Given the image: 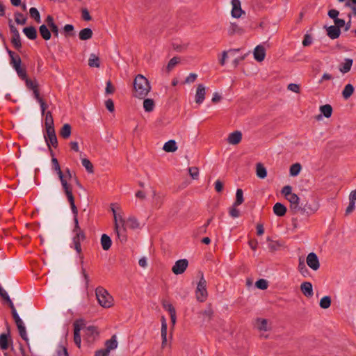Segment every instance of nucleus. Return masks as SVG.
Returning <instances> with one entry per match:
<instances>
[{
    "label": "nucleus",
    "instance_id": "nucleus-33",
    "mask_svg": "<svg viewBox=\"0 0 356 356\" xmlns=\"http://www.w3.org/2000/svg\"><path fill=\"white\" fill-rule=\"evenodd\" d=\"M116 338V335L113 334L110 339L106 340L105 341V348L110 351L117 348L118 343Z\"/></svg>",
    "mask_w": 356,
    "mask_h": 356
},
{
    "label": "nucleus",
    "instance_id": "nucleus-56",
    "mask_svg": "<svg viewBox=\"0 0 356 356\" xmlns=\"http://www.w3.org/2000/svg\"><path fill=\"white\" fill-rule=\"evenodd\" d=\"M15 70L16 71L18 76L22 79V80H25L26 78H28L27 76V74H26V69L25 68H23L22 67V66L20 67H17V69H15Z\"/></svg>",
    "mask_w": 356,
    "mask_h": 356
},
{
    "label": "nucleus",
    "instance_id": "nucleus-19",
    "mask_svg": "<svg viewBox=\"0 0 356 356\" xmlns=\"http://www.w3.org/2000/svg\"><path fill=\"white\" fill-rule=\"evenodd\" d=\"M254 58L258 62H261L266 56V50L262 45H257L254 50Z\"/></svg>",
    "mask_w": 356,
    "mask_h": 356
},
{
    "label": "nucleus",
    "instance_id": "nucleus-5",
    "mask_svg": "<svg viewBox=\"0 0 356 356\" xmlns=\"http://www.w3.org/2000/svg\"><path fill=\"white\" fill-rule=\"evenodd\" d=\"M46 130L44 140L48 147L49 151L52 150L51 147L56 148L58 147V140L56 135L55 129H48Z\"/></svg>",
    "mask_w": 356,
    "mask_h": 356
},
{
    "label": "nucleus",
    "instance_id": "nucleus-49",
    "mask_svg": "<svg viewBox=\"0 0 356 356\" xmlns=\"http://www.w3.org/2000/svg\"><path fill=\"white\" fill-rule=\"evenodd\" d=\"M15 20L17 24L24 25L26 23L27 18L22 13L16 12L15 13Z\"/></svg>",
    "mask_w": 356,
    "mask_h": 356
},
{
    "label": "nucleus",
    "instance_id": "nucleus-63",
    "mask_svg": "<svg viewBox=\"0 0 356 356\" xmlns=\"http://www.w3.org/2000/svg\"><path fill=\"white\" fill-rule=\"evenodd\" d=\"M110 350L107 348L100 349L95 352V356H108Z\"/></svg>",
    "mask_w": 356,
    "mask_h": 356
},
{
    "label": "nucleus",
    "instance_id": "nucleus-52",
    "mask_svg": "<svg viewBox=\"0 0 356 356\" xmlns=\"http://www.w3.org/2000/svg\"><path fill=\"white\" fill-rule=\"evenodd\" d=\"M30 16L35 20L36 22H40V15L36 8L32 7L29 10Z\"/></svg>",
    "mask_w": 356,
    "mask_h": 356
},
{
    "label": "nucleus",
    "instance_id": "nucleus-24",
    "mask_svg": "<svg viewBox=\"0 0 356 356\" xmlns=\"http://www.w3.org/2000/svg\"><path fill=\"white\" fill-rule=\"evenodd\" d=\"M327 34L331 39H337L339 37L341 31L337 26H330L326 28Z\"/></svg>",
    "mask_w": 356,
    "mask_h": 356
},
{
    "label": "nucleus",
    "instance_id": "nucleus-7",
    "mask_svg": "<svg viewBox=\"0 0 356 356\" xmlns=\"http://www.w3.org/2000/svg\"><path fill=\"white\" fill-rule=\"evenodd\" d=\"M112 211L114 214L115 218V231L118 235V238L122 243L127 241V234H126V227H124V221L122 219H120V222H122V227H120L119 223L118 222L117 218L115 216V211L114 209H112Z\"/></svg>",
    "mask_w": 356,
    "mask_h": 356
},
{
    "label": "nucleus",
    "instance_id": "nucleus-42",
    "mask_svg": "<svg viewBox=\"0 0 356 356\" xmlns=\"http://www.w3.org/2000/svg\"><path fill=\"white\" fill-rule=\"evenodd\" d=\"M227 32L229 35H233L235 33L241 34L242 33L243 31L236 23H231L228 28Z\"/></svg>",
    "mask_w": 356,
    "mask_h": 356
},
{
    "label": "nucleus",
    "instance_id": "nucleus-53",
    "mask_svg": "<svg viewBox=\"0 0 356 356\" xmlns=\"http://www.w3.org/2000/svg\"><path fill=\"white\" fill-rule=\"evenodd\" d=\"M320 307L323 309H327L331 305V298L330 296H325L320 300Z\"/></svg>",
    "mask_w": 356,
    "mask_h": 356
},
{
    "label": "nucleus",
    "instance_id": "nucleus-4",
    "mask_svg": "<svg viewBox=\"0 0 356 356\" xmlns=\"http://www.w3.org/2000/svg\"><path fill=\"white\" fill-rule=\"evenodd\" d=\"M200 278L197 283L195 291L197 300L200 302H204L207 298L208 293L207 290V281L204 277L203 273L200 272Z\"/></svg>",
    "mask_w": 356,
    "mask_h": 356
},
{
    "label": "nucleus",
    "instance_id": "nucleus-15",
    "mask_svg": "<svg viewBox=\"0 0 356 356\" xmlns=\"http://www.w3.org/2000/svg\"><path fill=\"white\" fill-rule=\"evenodd\" d=\"M290 202V210L292 213L296 214V211L299 209L300 198L296 194L293 193L289 197L286 198Z\"/></svg>",
    "mask_w": 356,
    "mask_h": 356
},
{
    "label": "nucleus",
    "instance_id": "nucleus-8",
    "mask_svg": "<svg viewBox=\"0 0 356 356\" xmlns=\"http://www.w3.org/2000/svg\"><path fill=\"white\" fill-rule=\"evenodd\" d=\"M188 266V261L186 259L177 260L172 268V271L175 275H180L184 273Z\"/></svg>",
    "mask_w": 356,
    "mask_h": 356
},
{
    "label": "nucleus",
    "instance_id": "nucleus-1",
    "mask_svg": "<svg viewBox=\"0 0 356 356\" xmlns=\"http://www.w3.org/2000/svg\"><path fill=\"white\" fill-rule=\"evenodd\" d=\"M151 89L148 80L143 75L138 74L134 81V96L145 98Z\"/></svg>",
    "mask_w": 356,
    "mask_h": 356
},
{
    "label": "nucleus",
    "instance_id": "nucleus-16",
    "mask_svg": "<svg viewBox=\"0 0 356 356\" xmlns=\"http://www.w3.org/2000/svg\"><path fill=\"white\" fill-rule=\"evenodd\" d=\"M232 16L234 18H238L241 16L244 12L241 8V2L239 0H232Z\"/></svg>",
    "mask_w": 356,
    "mask_h": 356
},
{
    "label": "nucleus",
    "instance_id": "nucleus-21",
    "mask_svg": "<svg viewBox=\"0 0 356 356\" xmlns=\"http://www.w3.org/2000/svg\"><path fill=\"white\" fill-rule=\"evenodd\" d=\"M50 155L51 156V163L53 165V169L56 172L58 178H63V170L60 169V166L59 165L58 159L54 156V153L53 150H51Z\"/></svg>",
    "mask_w": 356,
    "mask_h": 356
},
{
    "label": "nucleus",
    "instance_id": "nucleus-13",
    "mask_svg": "<svg viewBox=\"0 0 356 356\" xmlns=\"http://www.w3.org/2000/svg\"><path fill=\"white\" fill-rule=\"evenodd\" d=\"M85 238V233L80 232L78 234H75L72 238V243L74 245V248L78 254H81V241H83Z\"/></svg>",
    "mask_w": 356,
    "mask_h": 356
},
{
    "label": "nucleus",
    "instance_id": "nucleus-32",
    "mask_svg": "<svg viewBox=\"0 0 356 356\" xmlns=\"http://www.w3.org/2000/svg\"><path fill=\"white\" fill-rule=\"evenodd\" d=\"M179 57H173L170 60L168 65L163 68V71L166 73H169L179 63Z\"/></svg>",
    "mask_w": 356,
    "mask_h": 356
},
{
    "label": "nucleus",
    "instance_id": "nucleus-48",
    "mask_svg": "<svg viewBox=\"0 0 356 356\" xmlns=\"http://www.w3.org/2000/svg\"><path fill=\"white\" fill-rule=\"evenodd\" d=\"M24 81H25L26 88L31 90H34L39 86L38 83L35 79L31 80L29 78H26Z\"/></svg>",
    "mask_w": 356,
    "mask_h": 356
},
{
    "label": "nucleus",
    "instance_id": "nucleus-39",
    "mask_svg": "<svg viewBox=\"0 0 356 356\" xmlns=\"http://www.w3.org/2000/svg\"><path fill=\"white\" fill-rule=\"evenodd\" d=\"M88 65L91 67H99L100 66L99 58L95 54H90L88 60Z\"/></svg>",
    "mask_w": 356,
    "mask_h": 356
},
{
    "label": "nucleus",
    "instance_id": "nucleus-37",
    "mask_svg": "<svg viewBox=\"0 0 356 356\" xmlns=\"http://www.w3.org/2000/svg\"><path fill=\"white\" fill-rule=\"evenodd\" d=\"M256 326L260 331H268L270 329V327L268 326V321L264 318H258L257 320Z\"/></svg>",
    "mask_w": 356,
    "mask_h": 356
},
{
    "label": "nucleus",
    "instance_id": "nucleus-30",
    "mask_svg": "<svg viewBox=\"0 0 356 356\" xmlns=\"http://www.w3.org/2000/svg\"><path fill=\"white\" fill-rule=\"evenodd\" d=\"M167 323L164 316L161 317V337H162V347L166 345L167 342Z\"/></svg>",
    "mask_w": 356,
    "mask_h": 356
},
{
    "label": "nucleus",
    "instance_id": "nucleus-18",
    "mask_svg": "<svg viewBox=\"0 0 356 356\" xmlns=\"http://www.w3.org/2000/svg\"><path fill=\"white\" fill-rule=\"evenodd\" d=\"M301 292L307 298H311L314 295L312 284L309 282H304L300 284Z\"/></svg>",
    "mask_w": 356,
    "mask_h": 356
},
{
    "label": "nucleus",
    "instance_id": "nucleus-38",
    "mask_svg": "<svg viewBox=\"0 0 356 356\" xmlns=\"http://www.w3.org/2000/svg\"><path fill=\"white\" fill-rule=\"evenodd\" d=\"M355 90V88L350 83L347 84L343 91H342V96L345 99H348L351 97V95L353 94Z\"/></svg>",
    "mask_w": 356,
    "mask_h": 356
},
{
    "label": "nucleus",
    "instance_id": "nucleus-14",
    "mask_svg": "<svg viewBox=\"0 0 356 356\" xmlns=\"http://www.w3.org/2000/svg\"><path fill=\"white\" fill-rule=\"evenodd\" d=\"M206 95V88L203 84H198L197 86L196 93L195 96V101L197 104H201L204 99Z\"/></svg>",
    "mask_w": 356,
    "mask_h": 356
},
{
    "label": "nucleus",
    "instance_id": "nucleus-44",
    "mask_svg": "<svg viewBox=\"0 0 356 356\" xmlns=\"http://www.w3.org/2000/svg\"><path fill=\"white\" fill-rule=\"evenodd\" d=\"M244 201V199H243V192L242 191V189L241 188H238L236 190V200L234 202V207H238L239 205H241Z\"/></svg>",
    "mask_w": 356,
    "mask_h": 356
},
{
    "label": "nucleus",
    "instance_id": "nucleus-2",
    "mask_svg": "<svg viewBox=\"0 0 356 356\" xmlns=\"http://www.w3.org/2000/svg\"><path fill=\"white\" fill-rule=\"evenodd\" d=\"M73 177L74 174L71 172L70 168H66L63 171V178H59L63 192L69 202L74 201V197L72 193V186L70 183L72 181Z\"/></svg>",
    "mask_w": 356,
    "mask_h": 356
},
{
    "label": "nucleus",
    "instance_id": "nucleus-20",
    "mask_svg": "<svg viewBox=\"0 0 356 356\" xmlns=\"http://www.w3.org/2000/svg\"><path fill=\"white\" fill-rule=\"evenodd\" d=\"M242 139V134L239 131H235L228 136L227 142L231 145L238 144Z\"/></svg>",
    "mask_w": 356,
    "mask_h": 356
},
{
    "label": "nucleus",
    "instance_id": "nucleus-62",
    "mask_svg": "<svg viewBox=\"0 0 356 356\" xmlns=\"http://www.w3.org/2000/svg\"><path fill=\"white\" fill-rule=\"evenodd\" d=\"M197 77V75L195 73H191L185 79L184 83H193Z\"/></svg>",
    "mask_w": 356,
    "mask_h": 356
},
{
    "label": "nucleus",
    "instance_id": "nucleus-34",
    "mask_svg": "<svg viewBox=\"0 0 356 356\" xmlns=\"http://www.w3.org/2000/svg\"><path fill=\"white\" fill-rule=\"evenodd\" d=\"M72 127L70 124H64L60 130V136L64 138H68L71 135Z\"/></svg>",
    "mask_w": 356,
    "mask_h": 356
},
{
    "label": "nucleus",
    "instance_id": "nucleus-36",
    "mask_svg": "<svg viewBox=\"0 0 356 356\" xmlns=\"http://www.w3.org/2000/svg\"><path fill=\"white\" fill-rule=\"evenodd\" d=\"M256 174H257V176L260 179H264L266 177L267 170L262 163H257Z\"/></svg>",
    "mask_w": 356,
    "mask_h": 356
},
{
    "label": "nucleus",
    "instance_id": "nucleus-29",
    "mask_svg": "<svg viewBox=\"0 0 356 356\" xmlns=\"http://www.w3.org/2000/svg\"><path fill=\"white\" fill-rule=\"evenodd\" d=\"M177 148V143L175 140H168L163 147V149L166 152H175Z\"/></svg>",
    "mask_w": 356,
    "mask_h": 356
},
{
    "label": "nucleus",
    "instance_id": "nucleus-31",
    "mask_svg": "<svg viewBox=\"0 0 356 356\" xmlns=\"http://www.w3.org/2000/svg\"><path fill=\"white\" fill-rule=\"evenodd\" d=\"M39 32L41 35V37L44 40H49L51 38V31L47 28V26L45 24H42L39 27Z\"/></svg>",
    "mask_w": 356,
    "mask_h": 356
},
{
    "label": "nucleus",
    "instance_id": "nucleus-27",
    "mask_svg": "<svg viewBox=\"0 0 356 356\" xmlns=\"http://www.w3.org/2000/svg\"><path fill=\"white\" fill-rule=\"evenodd\" d=\"M92 35L93 33L91 29L84 28L80 31L79 38L81 40H87L92 38Z\"/></svg>",
    "mask_w": 356,
    "mask_h": 356
},
{
    "label": "nucleus",
    "instance_id": "nucleus-22",
    "mask_svg": "<svg viewBox=\"0 0 356 356\" xmlns=\"http://www.w3.org/2000/svg\"><path fill=\"white\" fill-rule=\"evenodd\" d=\"M273 209L274 213L279 217L284 216L287 211L286 207L283 204L280 202L275 204Z\"/></svg>",
    "mask_w": 356,
    "mask_h": 356
},
{
    "label": "nucleus",
    "instance_id": "nucleus-11",
    "mask_svg": "<svg viewBox=\"0 0 356 356\" xmlns=\"http://www.w3.org/2000/svg\"><path fill=\"white\" fill-rule=\"evenodd\" d=\"M6 49L10 56V64L12 65V67L14 69H17V67H20L22 63L20 56L17 54L9 49L6 46Z\"/></svg>",
    "mask_w": 356,
    "mask_h": 356
},
{
    "label": "nucleus",
    "instance_id": "nucleus-61",
    "mask_svg": "<svg viewBox=\"0 0 356 356\" xmlns=\"http://www.w3.org/2000/svg\"><path fill=\"white\" fill-rule=\"evenodd\" d=\"M105 106L109 112H113L115 110L114 103L111 99H108L105 102Z\"/></svg>",
    "mask_w": 356,
    "mask_h": 356
},
{
    "label": "nucleus",
    "instance_id": "nucleus-6",
    "mask_svg": "<svg viewBox=\"0 0 356 356\" xmlns=\"http://www.w3.org/2000/svg\"><path fill=\"white\" fill-rule=\"evenodd\" d=\"M85 325L84 320L82 318H79L76 320L74 323V342L77 346L78 348L81 347V338L80 334V331Z\"/></svg>",
    "mask_w": 356,
    "mask_h": 356
},
{
    "label": "nucleus",
    "instance_id": "nucleus-46",
    "mask_svg": "<svg viewBox=\"0 0 356 356\" xmlns=\"http://www.w3.org/2000/svg\"><path fill=\"white\" fill-rule=\"evenodd\" d=\"M301 165L298 163H296L294 164H293L291 167H290V175L291 176H293V177H295V176H297L300 170H301Z\"/></svg>",
    "mask_w": 356,
    "mask_h": 356
},
{
    "label": "nucleus",
    "instance_id": "nucleus-59",
    "mask_svg": "<svg viewBox=\"0 0 356 356\" xmlns=\"http://www.w3.org/2000/svg\"><path fill=\"white\" fill-rule=\"evenodd\" d=\"M281 193L284 196L285 198H287L291 195L293 194L292 193V187L289 185L284 186L281 191Z\"/></svg>",
    "mask_w": 356,
    "mask_h": 356
},
{
    "label": "nucleus",
    "instance_id": "nucleus-35",
    "mask_svg": "<svg viewBox=\"0 0 356 356\" xmlns=\"http://www.w3.org/2000/svg\"><path fill=\"white\" fill-rule=\"evenodd\" d=\"M44 126L45 129H54V118L51 111L45 113Z\"/></svg>",
    "mask_w": 356,
    "mask_h": 356
},
{
    "label": "nucleus",
    "instance_id": "nucleus-51",
    "mask_svg": "<svg viewBox=\"0 0 356 356\" xmlns=\"http://www.w3.org/2000/svg\"><path fill=\"white\" fill-rule=\"evenodd\" d=\"M81 163H82L83 166L86 168V170L88 171V172L93 173V172H94L93 165L90 161V160H88V159H86V158L83 159L81 160Z\"/></svg>",
    "mask_w": 356,
    "mask_h": 356
},
{
    "label": "nucleus",
    "instance_id": "nucleus-64",
    "mask_svg": "<svg viewBox=\"0 0 356 356\" xmlns=\"http://www.w3.org/2000/svg\"><path fill=\"white\" fill-rule=\"evenodd\" d=\"M312 38L311 35L309 34H305L304 36L303 41H302V45L304 47H307V46L310 45L312 44Z\"/></svg>",
    "mask_w": 356,
    "mask_h": 356
},
{
    "label": "nucleus",
    "instance_id": "nucleus-12",
    "mask_svg": "<svg viewBox=\"0 0 356 356\" xmlns=\"http://www.w3.org/2000/svg\"><path fill=\"white\" fill-rule=\"evenodd\" d=\"M307 264L314 270H317L320 267V263L317 255L314 253H309L307 257Z\"/></svg>",
    "mask_w": 356,
    "mask_h": 356
},
{
    "label": "nucleus",
    "instance_id": "nucleus-45",
    "mask_svg": "<svg viewBox=\"0 0 356 356\" xmlns=\"http://www.w3.org/2000/svg\"><path fill=\"white\" fill-rule=\"evenodd\" d=\"M19 336L21 338L25 341L26 345L29 347V341L26 333V330L25 325H22L21 327H17Z\"/></svg>",
    "mask_w": 356,
    "mask_h": 356
},
{
    "label": "nucleus",
    "instance_id": "nucleus-3",
    "mask_svg": "<svg viewBox=\"0 0 356 356\" xmlns=\"http://www.w3.org/2000/svg\"><path fill=\"white\" fill-rule=\"evenodd\" d=\"M95 294L98 302L101 306L105 308H108L112 306L113 298L105 289L102 286L97 287Z\"/></svg>",
    "mask_w": 356,
    "mask_h": 356
},
{
    "label": "nucleus",
    "instance_id": "nucleus-17",
    "mask_svg": "<svg viewBox=\"0 0 356 356\" xmlns=\"http://www.w3.org/2000/svg\"><path fill=\"white\" fill-rule=\"evenodd\" d=\"M162 305H163V308L165 310L168 311V312L170 313L171 322H172V325H174L176 323V319H177L175 309L172 305V304H170L169 302H168L166 300H163L162 302Z\"/></svg>",
    "mask_w": 356,
    "mask_h": 356
},
{
    "label": "nucleus",
    "instance_id": "nucleus-40",
    "mask_svg": "<svg viewBox=\"0 0 356 356\" xmlns=\"http://www.w3.org/2000/svg\"><path fill=\"white\" fill-rule=\"evenodd\" d=\"M321 113L327 118H330L332 113V107L330 104H325L320 106Z\"/></svg>",
    "mask_w": 356,
    "mask_h": 356
},
{
    "label": "nucleus",
    "instance_id": "nucleus-41",
    "mask_svg": "<svg viewBox=\"0 0 356 356\" xmlns=\"http://www.w3.org/2000/svg\"><path fill=\"white\" fill-rule=\"evenodd\" d=\"M154 101L152 99H145L143 101V108L146 112H151L154 108Z\"/></svg>",
    "mask_w": 356,
    "mask_h": 356
},
{
    "label": "nucleus",
    "instance_id": "nucleus-25",
    "mask_svg": "<svg viewBox=\"0 0 356 356\" xmlns=\"http://www.w3.org/2000/svg\"><path fill=\"white\" fill-rule=\"evenodd\" d=\"M11 43L13 44L14 48L16 50H17L19 51H20V49L22 47V44L21 42V38H20V35H19V32L13 33V35L11 38Z\"/></svg>",
    "mask_w": 356,
    "mask_h": 356
},
{
    "label": "nucleus",
    "instance_id": "nucleus-43",
    "mask_svg": "<svg viewBox=\"0 0 356 356\" xmlns=\"http://www.w3.org/2000/svg\"><path fill=\"white\" fill-rule=\"evenodd\" d=\"M63 33L65 37L74 35V27L72 24H66L63 29Z\"/></svg>",
    "mask_w": 356,
    "mask_h": 356
},
{
    "label": "nucleus",
    "instance_id": "nucleus-23",
    "mask_svg": "<svg viewBox=\"0 0 356 356\" xmlns=\"http://www.w3.org/2000/svg\"><path fill=\"white\" fill-rule=\"evenodd\" d=\"M23 32L30 40H35L38 37L37 30L34 26H28L23 29Z\"/></svg>",
    "mask_w": 356,
    "mask_h": 356
},
{
    "label": "nucleus",
    "instance_id": "nucleus-60",
    "mask_svg": "<svg viewBox=\"0 0 356 356\" xmlns=\"http://www.w3.org/2000/svg\"><path fill=\"white\" fill-rule=\"evenodd\" d=\"M229 213L232 218H237L240 216V211L236 209V207H234V204L229 209Z\"/></svg>",
    "mask_w": 356,
    "mask_h": 356
},
{
    "label": "nucleus",
    "instance_id": "nucleus-10",
    "mask_svg": "<svg viewBox=\"0 0 356 356\" xmlns=\"http://www.w3.org/2000/svg\"><path fill=\"white\" fill-rule=\"evenodd\" d=\"M7 333H2L0 334V348L6 350L9 347V341H11L10 336V326L8 322H6Z\"/></svg>",
    "mask_w": 356,
    "mask_h": 356
},
{
    "label": "nucleus",
    "instance_id": "nucleus-55",
    "mask_svg": "<svg viewBox=\"0 0 356 356\" xmlns=\"http://www.w3.org/2000/svg\"><path fill=\"white\" fill-rule=\"evenodd\" d=\"M298 270L300 273L304 276H305V274L308 273V270L305 264V260L302 258L299 259Z\"/></svg>",
    "mask_w": 356,
    "mask_h": 356
},
{
    "label": "nucleus",
    "instance_id": "nucleus-50",
    "mask_svg": "<svg viewBox=\"0 0 356 356\" xmlns=\"http://www.w3.org/2000/svg\"><path fill=\"white\" fill-rule=\"evenodd\" d=\"M54 356H69L67 348L62 344H59Z\"/></svg>",
    "mask_w": 356,
    "mask_h": 356
},
{
    "label": "nucleus",
    "instance_id": "nucleus-54",
    "mask_svg": "<svg viewBox=\"0 0 356 356\" xmlns=\"http://www.w3.org/2000/svg\"><path fill=\"white\" fill-rule=\"evenodd\" d=\"M125 226L134 229L139 227V222L136 218H129L127 221Z\"/></svg>",
    "mask_w": 356,
    "mask_h": 356
},
{
    "label": "nucleus",
    "instance_id": "nucleus-57",
    "mask_svg": "<svg viewBox=\"0 0 356 356\" xmlns=\"http://www.w3.org/2000/svg\"><path fill=\"white\" fill-rule=\"evenodd\" d=\"M188 173L193 179H197L199 177V169L197 167H190Z\"/></svg>",
    "mask_w": 356,
    "mask_h": 356
},
{
    "label": "nucleus",
    "instance_id": "nucleus-28",
    "mask_svg": "<svg viewBox=\"0 0 356 356\" xmlns=\"http://www.w3.org/2000/svg\"><path fill=\"white\" fill-rule=\"evenodd\" d=\"M353 59L346 58L344 62L339 65V71L343 74L348 72L353 65Z\"/></svg>",
    "mask_w": 356,
    "mask_h": 356
},
{
    "label": "nucleus",
    "instance_id": "nucleus-9",
    "mask_svg": "<svg viewBox=\"0 0 356 356\" xmlns=\"http://www.w3.org/2000/svg\"><path fill=\"white\" fill-rule=\"evenodd\" d=\"M70 203V208L72 209V212L73 213V216H74V227L73 228V233H74L75 234H78L79 232H83V231H82L79 227V220H78V209L76 207V206L75 205V203H74V201H70L69 202Z\"/></svg>",
    "mask_w": 356,
    "mask_h": 356
},
{
    "label": "nucleus",
    "instance_id": "nucleus-26",
    "mask_svg": "<svg viewBox=\"0 0 356 356\" xmlns=\"http://www.w3.org/2000/svg\"><path fill=\"white\" fill-rule=\"evenodd\" d=\"M112 241L109 236L103 234L101 236V245L104 250H108L111 248Z\"/></svg>",
    "mask_w": 356,
    "mask_h": 356
},
{
    "label": "nucleus",
    "instance_id": "nucleus-47",
    "mask_svg": "<svg viewBox=\"0 0 356 356\" xmlns=\"http://www.w3.org/2000/svg\"><path fill=\"white\" fill-rule=\"evenodd\" d=\"M268 241V248L271 252L276 251L281 246L280 243L277 241H273L270 238H267Z\"/></svg>",
    "mask_w": 356,
    "mask_h": 356
},
{
    "label": "nucleus",
    "instance_id": "nucleus-58",
    "mask_svg": "<svg viewBox=\"0 0 356 356\" xmlns=\"http://www.w3.org/2000/svg\"><path fill=\"white\" fill-rule=\"evenodd\" d=\"M255 286L259 289L265 290L268 288V284L267 280L259 279L256 282Z\"/></svg>",
    "mask_w": 356,
    "mask_h": 356
}]
</instances>
